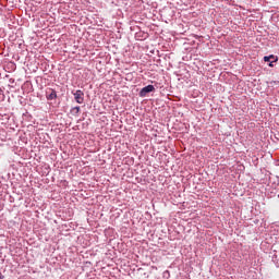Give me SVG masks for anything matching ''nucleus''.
Listing matches in <instances>:
<instances>
[{"label": "nucleus", "instance_id": "obj_1", "mask_svg": "<svg viewBox=\"0 0 279 279\" xmlns=\"http://www.w3.org/2000/svg\"><path fill=\"white\" fill-rule=\"evenodd\" d=\"M46 98L49 101H52V99H57L58 98V94L56 93V90L53 88H48L46 90Z\"/></svg>", "mask_w": 279, "mask_h": 279}, {"label": "nucleus", "instance_id": "obj_2", "mask_svg": "<svg viewBox=\"0 0 279 279\" xmlns=\"http://www.w3.org/2000/svg\"><path fill=\"white\" fill-rule=\"evenodd\" d=\"M74 99L76 104H84V92H82L81 89H77L74 93Z\"/></svg>", "mask_w": 279, "mask_h": 279}, {"label": "nucleus", "instance_id": "obj_3", "mask_svg": "<svg viewBox=\"0 0 279 279\" xmlns=\"http://www.w3.org/2000/svg\"><path fill=\"white\" fill-rule=\"evenodd\" d=\"M154 90H156V88L154 87V85H148L142 88V90L140 92V96L141 97H145L147 95V93H154Z\"/></svg>", "mask_w": 279, "mask_h": 279}, {"label": "nucleus", "instance_id": "obj_4", "mask_svg": "<svg viewBox=\"0 0 279 279\" xmlns=\"http://www.w3.org/2000/svg\"><path fill=\"white\" fill-rule=\"evenodd\" d=\"M272 60H274V62H278V57H275L274 54L264 57V62H271Z\"/></svg>", "mask_w": 279, "mask_h": 279}, {"label": "nucleus", "instance_id": "obj_5", "mask_svg": "<svg viewBox=\"0 0 279 279\" xmlns=\"http://www.w3.org/2000/svg\"><path fill=\"white\" fill-rule=\"evenodd\" d=\"M274 62H276V61H274V59L270 61V63H269V66H274Z\"/></svg>", "mask_w": 279, "mask_h": 279}, {"label": "nucleus", "instance_id": "obj_6", "mask_svg": "<svg viewBox=\"0 0 279 279\" xmlns=\"http://www.w3.org/2000/svg\"><path fill=\"white\" fill-rule=\"evenodd\" d=\"M76 110H80V107H77Z\"/></svg>", "mask_w": 279, "mask_h": 279}]
</instances>
